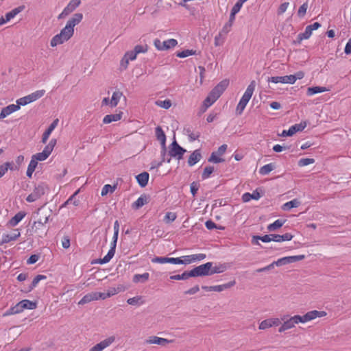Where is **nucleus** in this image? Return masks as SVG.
<instances>
[{"mask_svg": "<svg viewBox=\"0 0 351 351\" xmlns=\"http://www.w3.org/2000/svg\"><path fill=\"white\" fill-rule=\"evenodd\" d=\"M325 315H326V313L325 311H319L317 310L308 311L302 316L298 315H294L288 320L284 322L278 331L280 332H284L288 329L293 328L296 324L305 323L311 321L316 317H321Z\"/></svg>", "mask_w": 351, "mask_h": 351, "instance_id": "1", "label": "nucleus"}, {"mask_svg": "<svg viewBox=\"0 0 351 351\" xmlns=\"http://www.w3.org/2000/svg\"><path fill=\"white\" fill-rule=\"evenodd\" d=\"M83 19L82 13H75L66 23L65 27L60 31V34L66 40H69L74 34V27L79 24Z\"/></svg>", "mask_w": 351, "mask_h": 351, "instance_id": "2", "label": "nucleus"}, {"mask_svg": "<svg viewBox=\"0 0 351 351\" xmlns=\"http://www.w3.org/2000/svg\"><path fill=\"white\" fill-rule=\"evenodd\" d=\"M169 154L170 157L175 158L180 160L183 158L184 154L186 152V149L181 147L176 138H174L173 142L169 147Z\"/></svg>", "mask_w": 351, "mask_h": 351, "instance_id": "3", "label": "nucleus"}, {"mask_svg": "<svg viewBox=\"0 0 351 351\" xmlns=\"http://www.w3.org/2000/svg\"><path fill=\"white\" fill-rule=\"evenodd\" d=\"M212 269V262H207L192 269L191 273L192 277H201L210 276V271Z\"/></svg>", "mask_w": 351, "mask_h": 351, "instance_id": "4", "label": "nucleus"}, {"mask_svg": "<svg viewBox=\"0 0 351 351\" xmlns=\"http://www.w3.org/2000/svg\"><path fill=\"white\" fill-rule=\"evenodd\" d=\"M47 186L44 183H40L35 186L34 191L26 197L28 202H34L40 198L45 193Z\"/></svg>", "mask_w": 351, "mask_h": 351, "instance_id": "5", "label": "nucleus"}, {"mask_svg": "<svg viewBox=\"0 0 351 351\" xmlns=\"http://www.w3.org/2000/svg\"><path fill=\"white\" fill-rule=\"evenodd\" d=\"M228 84V80H222L211 90L208 95L212 98V99L216 101L227 88Z\"/></svg>", "mask_w": 351, "mask_h": 351, "instance_id": "6", "label": "nucleus"}, {"mask_svg": "<svg viewBox=\"0 0 351 351\" xmlns=\"http://www.w3.org/2000/svg\"><path fill=\"white\" fill-rule=\"evenodd\" d=\"M155 47L159 51H165L171 49L178 45V41L176 39L170 38L165 41L156 38L154 41Z\"/></svg>", "mask_w": 351, "mask_h": 351, "instance_id": "7", "label": "nucleus"}, {"mask_svg": "<svg viewBox=\"0 0 351 351\" xmlns=\"http://www.w3.org/2000/svg\"><path fill=\"white\" fill-rule=\"evenodd\" d=\"M49 217L45 218V221L38 220L34 222L32 230L34 232L37 233L38 237L43 238L47 235V231L45 230V223L48 222Z\"/></svg>", "mask_w": 351, "mask_h": 351, "instance_id": "8", "label": "nucleus"}, {"mask_svg": "<svg viewBox=\"0 0 351 351\" xmlns=\"http://www.w3.org/2000/svg\"><path fill=\"white\" fill-rule=\"evenodd\" d=\"M306 121H302L300 123H297L291 125L289 130H284L280 134L281 136H291L298 132H301L306 127Z\"/></svg>", "mask_w": 351, "mask_h": 351, "instance_id": "9", "label": "nucleus"}, {"mask_svg": "<svg viewBox=\"0 0 351 351\" xmlns=\"http://www.w3.org/2000/svg\"><path fill=\"white\" fill-rule=\"evenodd\" d=\"M81 3L80 0H71L58 15V19H61L73 12Z\"/></svg>", "mask_w": 351, "mask_h": 351, "instance_id": "10", "label": "nucleus"}, {"mask_svg": "<svg viewBox=\"0 0 351 351\" xmlns=\"http://www.w3.org/2000/svg\"><path fill=\"white\" fill-rule=\"evenodd\" d=\"M116 337L110 336L92 347L89 351H103L115 341Z\"/></svg>", "mask_w": 351, "mask_h": 351, "instance_id": "11", "label": "nucleus"}, {"mask_svg": "<svg viewBox=\"0 0 351 351\" xmlns=\"http://www.w3.org/2000/svg\"><path fill=\"white\" fill-rule=\"evenodd\" d=\"M304 255L285 256L275 261L276 266H282L304 259Z\"/></svg>", "mask_w": 351, "mask_h": 351, "instance_id": "12", "label": "nucleus"}, {"mask_svg": "<svg viewBox=\"0 0 351 351\" xmlns=\"http://www.w3.org/2000/svg\"><path fill=\"white\" fill-rule=\"evenodd\" d=\"M116 246H117V243H115V241H112V242L110 243V248L108 252L107 253V254L104 258H99V259L96 260L95 263H99L100 265H104V264L109 263L110 261L113 258V256L115 254Z\"/></svg>", "mask_w": 351, "mask_h": 351, "instance_id": "13", "label": "nucleus"}, {"mask_svg": "<svg viewBox=\"0 0 351 351\" xmlns=\"http://www.w3.org/2000/svg\"><path fill=\"white\" fill-rule=\"evenodd\" d=\"M255 87L256 82L254 80H252L247 87L239 102L247 105L253 95V93L255 90Z\"/></svg>", "mask_w": 351, "mask_h": 351, "instance_id": "14", "label": "nucleus"}, {"mask_svg": "<svg viewBox=\"0 0 351 351\" xmlns=\"http://www.w3.org/2000/svg\"><path fill=\"white\" fill-rule=\"evenodd\" d=\"M21 236L19 229H14L10 234H3L0 241V245L8 243L11 241H16Z\"/></svg>", "mask_w": 351, "mask_h": 351, "instance_id": "15", "label": "nucleus"}, {"mask_svg": "<svg viewBox=\"0 0 351 351\" xmlns=\"http://www.w3.org/2000/svg\"><path fill=\"white\" fill-rule=\"evenodd\" d=\"M268 82L273 83H282V84H293L291 75L285 76H273L269 77L267 79Z\"/></svg>", "mask_w": 351, "mask_h": 351, "instance_id": "16", "label": "nucleus"}, {"mask_svg": "<svg viewBox=\"0 0 351 351\" xmlns=\"http://www.w3.org/2000/svg\"><path fill=\"white\" fill-rule=\"evenodd\" d=\"M20 107L16 104H10L6 107L1 109L0 112V119H3L10 115V114L19 110Z\"/></svg>", "mask_w": 351, "mask_h": 351, "instance_id": "17", "label": "nucleus"}, {"mask_svg": "<svg viewBox=\"0 0 351 351\" xmlns=\"http://www.w3.org/2000/svg\"><path fill=\"white\" fill-rule=\"evenodd\" d=\"M59 122L58 119H56L53 121V122L49 125L48 128L45 131V132L43 134L41 143L43 144H45L51 134V132L53 131V130L57 127L58 123Z\"/></svg>", "mask_w": 351, "mask_h": 351, "instance_id": "18", "label": "nucleus"}, {"mask_svg": "<svg viewBox=\"0 0 351 351\" xmlns=\"http://www.w3.org/2000/svg\"><path fill=\"white\" fill-rule=\"evenodd\" d=\"M202 158L200 149H195L190 155L188 159V165L192 167L197 163Z\"/></svg>", "mask_w": 351, "mask_h": 351, "instance_id": "19", "label": "nucleus"}, {"mask_svg": "<svg viewBox=\"0 0 351 351\" xmlns=\"http://www.w3.org/2000/svg\"><path fill=\"white\" fill-rule=\"evenodd\" d=\"M270 236H271L272 241L275 242L291 241L294 237L292 234L289 232H287L282 235L276 234H270Z\"/></svg>", "mask_w": 351, "mask_h": 351, "instance_id": "20", "label": "nucleus"}, {"mask_svg": "<svg viewBox=\"0 0 351 351\" xmlns=\"http://www.w3.org/2000/svg\"><path fill=\"white\" fill-rule=\"evenodd\" d=\"M149 178V174L146 171L142 172L136 176V181L142 188L145 187L147 185Z\"/></svg>", "mask_w": 351, "mask_h": 351, "instance_id": "21", "label": "nucleus"}, {"mask_svg": "<svg viewBox=\"0 0 351 351\" xmlns=\"http://www.w3.org/2000/svg\"><path fill=\"white\" fill-rule=\"evenodd\" d=\"M149 197L146 195H141L135 202L132 204V208L134 210H138L145 204L148 203Z\"/></svg>", "mask_w": 351, "mask_h": 351, "instance_id": "22", "label": "nucleus"}, {"mask_svg": "<svg viewBox=\"0 0 351 351\" xmlns=\"http://www.w3.org/2000/svg\"><path fill=\"white\" fill-rule=\"evenodd\" d=\"M122 114V112L116 114H107L104 117L103 123L104 124H108L114 121H117L121 119Z\"/></svg>", "mask_w": 351, "mask_h": 351, "instance_id": "23", "label": "nucleus"}, {"mask_svg": "<svg viewBox=\"0 0 351 351\" xmlns=\"http://www.w3.org/2000/svg\"><path fill=\"white\" fill-rule=\"evenodd\" d=\"M260 198H261V195L257 189L254 191L252 193H245L242 195V201L243 202H247L250 201L251 199L258 200Z\"/></svg>", "mask_w": 351, "mask_h": 351, "instance_id": "24", "label": "nucleus"}, {"mask_svg": "<svg viewBox=\"0 0 351 351\" xmlns=\"http://www.w3.org/2000/svg\"><path fill=\"white\" fill-rule=\"evenodd\" d=\"M146 342L149 344H157V345H160V346H165L166 344L171 342V341H169L167 339H165V338H161V337L154 336V337H149V339H147L146 341Z\"/></svg>", "mask_w": 351, "mask_h": 351, "instance_id": "25", "label": "nucleus"}, {"mask_svg": "<svg viewBox=\"0 0 351 351\" xmlns=\"http://www.w3.org/2000/svg\"><path fill=\"white\" fill-rule=\"evenodd\" d=\"M25 9V5H20L17 8H14L11 11L7 12L4 17L5 18V21L8 22L11 19L14 18L19 13L21 12Z\"/></svg>", "mask_w": 351, "mask_h": 351, "instance_id": "26", "label": "nucleus"}, {"mask_svg": "<svg viewBox=\"0 0 351 351\" xmlns=\"http://www.w3.org/2000/svg\"><path fill=\"white\" fill-rule=\"evenodd\" d=\"M156 136L160 142L161 147L166 145V135L160 126H158L155 129Z\"/></svg>", "mask_w": 351, "mask_h": 351, "instance_id": "27", "label": "nucleus"}, {"mask_svg": "<svg viewBox=\"0 0 351 351\" xmlns=\"http://www.w3.org/2000/svg\"><path fill=\"white\" fill-rule=\"evenodd\" d=\"M261 241L264 243H268L272 241L271 236L270 234H265L263 236L254 235L252 237V243L255 245H260L258 241Z\"/></svg>", "mask_w": 351, "mask_h": 351, "instance_id": "28", "label": "nucleus"}, {"mask_svg": "<svg viewBox=\"0 0 351 351\" xmlns=\"http://www.w3.org/2000/svg\"><path fill=\"white\" fill-rule=\"evenodd\" d=\"M79 190L76 191L73 195H71L69 199L64 202L60 206V208L66 207L67 205L72 204L75 206H77L80 204V200L77 199L76 195L78 193Z\"/></svg>", "mask_w": 351, "mask_h": 351, "instance_id": "29", "label": "nucleus"}, {"mask_svg": "<svg viewBox=\"0 0 351 351\" xmlns=\"http://www.w3.org/2000/svg\"><path fill=\"white\" fill-rule=\"evenodd\" d=\"M328 89L324 86H312L308 87L307 89L306 95L312 96L313 95L328 91Z\"/></svg>", "mask_w": 351, "mask_h": 351, "instance_id": "30", "label": "nucleus"}, {"mask_svg": "<svg viewBox=\"0 0 351 351\" xmlns=\"http://www.w3.org/2000/svg\"><path fill=\"white\" fill-rule=\"evenodd\" d=\"M25 216V213L19 212L9 221L11 226H16Z\"/></svg>", "mask_w": 351, "mask_h": 351, "instance_id": "31", "label": "nucleus"}, {"mask_svg": "<svg viewBox=\"0 0 351 351\" xmlns=\"http://www.w3.org/2000/svg\"><path fill=\"white\" fill-rule=\"evenodd\" d=\"M227 269V267L225 264H219L213 265V263L212 262V269L210 271V276L215 274H220L225 271Z\"/></svg>", "mask_w": 351, "mask_h": 351, "instance_id": "32", "label": "nucleus"}, {"mask_svg": "<svg viewBox=\"0 0 351 351\" xmlns=\"http://www.w3.org/2000/svg\"><path fill=\"white\" fill-rule=\"evenodd\" d=\"M300 205V202L297 199H293L289 202H286L282 206L284 210H289L293 208H297Z\"/></svg>", "mask_w": 351, "mask_h": 351, "instance_id": "33", "label": "nucleus"}, {"mask_svg": "<svg viewBox=\"0 0 351 351\" xmlns=\"http://www.w3.org/2000/svg\"><path fill=\"white\" fill-rule=\"evenodd\" d=\"M97 300L96 295L95 292H92L85 295L78 302V304L83 305L89 303L92 301Z\"/></svg>", "mask_w": 351, "mask_h": 351, "instance_id": "34", "label": "nucleus"}, {"mask_svg": "<svg viewBox=\"0 0 351 351\" xmlns=\"http://www.w3.org/2000/svg\"><path fill=\"white\" fill-rule=\"evenodd\" d=\"M45 90H38L27 95L29 103L34 102L45 95Z\"/></svg>", "mask_w": 351, "mask_h": 351, "instance_id": "35", "label": "nucleus"}, {"mask_svg": "<svg viewBox=\"0 0 351 351\" xmlns=\"http://www.w3.org/2000/svg\"><path fill=\"white\" fill-rule=\"evenodd\" d=\"M23 311V309L22 305L21 304V302H19L15 306L9 308L5 313V315L18 314Z\"/></svg>", "mask_w": 351, "mask_h": 351, "instance_id": "36", "label": "nucleus"}, {"mask_svg": "<svg viewBox=\"0 0 351 351\" xmlns=\"http://www.w3.org/2000/svg\"><path fill=\"white\" fill-rule=\"evenodd\" d=\"M192 274L190 271H184L182 274H176L173 276H170L171 280H187L188 278L192 277Z\"/></svg>", "mask_w": 351, "mask_h": 351, "instance_id": "37", "label": "nucleus"}, {"mask_svg": "<svg viewBox=\"0 0 351 351\" xmlns=\"http://www.w3.org/2000/svg\"><path fill=\"white\" fill-rule=\"evenodd\" d=\"M285 221V219H277L267 226V230L269 232L275 231L277 229L281 228L284 225Z\"/></svg>", "mask_w": 351, "mask_h": 351, "instance_id": "38", "label": "nucleus"}, {"mask_svg": "<svg viewBox=\"0 0 351 351\" xmlns=\"http://www.w3.org/2000/svg\"><path fill=\"white\" fill-rule=\"evenodd\" d=\"M47 278V276L45 275L38 274L34 277L33 279L32 283L28 287L27 292L31 291L33 290L38 284V282L42 280H45Z\"/></svg>", "mask_w": 351, "mask_h": 351, "instance_id": "39", "label": "nucleus"}, {"mask_svg": "<svg viewBox=\"0 0 351 351\" xmlns=\"http://www.w3.org/2000/svg\"><path fill=\"white\" fill-rule=\"evenodd\" d=\"M66 41L67 40L65 39V38L61 36V34L59 33L51 38L50 41V45L51 47H53L57 46L58 45L62 44Z\"/></svg>", "mask_w": 351, "mask_h": 351, "instance_id": "40", "label": "nucleus"}, {"mask_svg": "<svg viewBox=\"0 0 351 351\" xmlns=\"http://www.w3.org/2000/svg\"><path fill=\"white\" fill-rule=\"evenodd\" d=\"M235 284H236V282L234 280L232 281H230V282L223 284V285L213 286V291L221 292L225 289H229V288L233 287Z\"/></svg>", "mask_w": 351, "mask_h": 351, "instance_id": "41", "label": "nucleus"}, {"mask_svg": "<svg viewBox=\"0 0 351 351\" xmlns=\"http://www.w3.org/2000/svg\"><path fill=\"white\" fill-rule=\"evenodd\" d=\"M149 274L147 272H145L143 274H135L133 276L132 281L134 283L145 282L149 279Z\"/></svg>", "mask_w": 351, "mask_h": 351, "instance_id": "42", "label": "nucleus"}, {"mask_svg": "<svg viewBox=\"0 0 351 351\" xmlns=\"http://www.w3.org/2000/svg\"><path fill=\"white\" fill-rule=\"evenodd\" d=\"M173 257H166V256H155L152 259V262L154 263H171L172 264Z\"/></svg>", "mask_w": 351, "mask_h": 351, "instance_id": "43", "label": "nucleus"}, {"mask_svg": "<svg viewBox=\"0 0 351 351\" xmlns=\"http://www.w3.org/2000/svg\"><path fill=\"white\" fill-rule=\"evenodd\" d=\"M122 96H123L122 92H121L119 90L114 91L112 95V98L110 100V106L112 107L117 106Z\"/></svg>", "mask_w": 351, "mask_h": 351, "instance_id": "44", "label": "nucleus"}, {"mask_svg": "<svg viewBox=\"0 0 351 351\" xmlns=\"http://www.w3.org/2000/svg\"><path fill=\"white\" fill-rule=\"evenodd\" d=\"M21 304L22 305L23 309H29L33 310L37 307V303L36 302H32L29 300H23L21 301Z\"/></svg>", "mask_w": 351, "mask_h": 351, "instance_id": "45", "label": "nucleus"}, {"mask_svg": "<svg viewBox=\"0 0 351 351\" xmlns=\"http://www.w3.org/2000/svg\"><path fill=\"white\" fill-rule=\"evenodd\" d=\"M275 168V165L274 163H269L267 164L259 169V173L261 175H267L271 171H273Z\"/></svg>", "mask_w": 351, "mask_h": 351, "instance_id": "46", "label": "nucleus"}, {"mask_svg": "<svg viewBox=\"0 0 351 351\" xmlns=\"http://www.w3.org/2000/svg\"><path fill=\"white\" fill-rule=\"evenodd\" d=\"M56 143H57V140L56 138L51 139L49 143H48V145H47L45 146V147L44 148L43 152H45V154L49 156L50 154H51L54 147L56 146Z\"/></svg>", "mask_w": 351, "mask_h": 351, "instance_id": "47", "label": "nucleus"}, {"mask_svg": "<svg viewBox=\"0 0 351 351\" xmlns=\"http://www.w3.org/2000/svg\"><path fill=\"white\" fill-rule=\"evenodd\" d=\"M234 20L235 16L232 18V15L230 14L228 21L223 25V28L221 29L222 33H224V35H227L230 31Z\"/></svg>", "mask_w": 351, "mask_h": 351, "instance_id": "48", "label": "nucleus"}, {"mask_svg": "<svg viewBox=\"0 0 351 351\" xmlns=\"http://www.w3.org/2000/svg\"><path fill=\"white\" fill-rule=\"evenodd\" d=\"M38 162L34 161V160L32 158L26 171V175L28 178H32V173L35 171V169L36 168Z\"/></svg>", "mask_w": 351, "mask_h": 351, "instance_id": "49", "label": "nucleus"}, {"mask_svg": "<svg viewBox=\"0 0 351 351\" xmlns=\"http://www.w3.org/2000/svg\"><path fill=\"white\" fill-rule=\"evenodd\" d=\"M224 33L221 30L219 33L215 37V45L216 47L221 45L224 43L225 36Z\"/></svg>", "mask_w": 351, "mask_h": 351, "instance_id": "50", "label": "nucleus"}, {"mask_svg": "<svg viewBox=\"0 0 351 351\" xmlns=\"http://www.w3.org/2000/svg\"><path fill=\"white\" fill-rule=\"evenodd\" d=\"M195 53H196V51L193 49H186V50H183L182 51L178 52L176 56L178 58H186L189 56L195 55Z\"/></svg>", "mask_w": 351, "mask_h": 351, "instance_id": "51", "label": "nucleus"}, {"mask_svg": "<svg viewBox=\"0 0 351 351\" xmlns=\"http://www.w3.org/2000/svg\"><path fill=\"white\" fill-rule=\"evenodd\" d=\"M117 186H111L110 184H106L101 189V196L106 195L109 192L113 193L116 189Z\"/></svg>", "mask_w": 351, "mask_h": 351, "instance_id": "52", "label": "nucleus"}, {"mask_svg": "<svg viewBox=\"0 0 351 351\" xmlns=\"http://www.w3.org/2000/svg\"><path fill=\"white\" fill-rule=\"evenodd\" d=\"M214 167L212 166L206 167L204 169V171L202 174V179L206 180L210 177V176L213 173Z\"/></svg>", "mask_w": 351, "mask_h": 351, "instance_id": "53", "label": "nucleus"}, {"mask_svg": "<svg viewBox=\"0 0 351 351\" xmlns=\"http://www.w3.org/2000/svg\"><path fill=\"white\" fill-rule=\"evenodd\" d=\"M156 104L165 109H169L171 106V101L170 99L158 100L156 101Z\"/></svg>", "mask_w": 351, "mask_h": 351, "instance_id": "54", "label": "nucleus"}, {"mask_svg": "<svg viewBox=\"0 0 351 351\" xmlns=\"http://www.w3.org/2000/svg\"><path fill=\"white\" fill-rule=\"evenodd\" d=\"M49 156H47L45 152H42L33 155L32 158L38 162V161L45 160Z\"/></svg>", "mask_w": 351, "mask_h": 351, "instance_id": "55", "label": "nucleus"}, {"mask_svg": "<svg viewBox=\"0 0 351 351\" xmlns=\"http://www.w3.org/2000/svg\"><path fill=\"white\" fill-rule=\"evenodd\" d=\"M185 131H186V134H188L189 141L191 142H193V141L198 139V138L200 136V133L199 132H197L196 133H193L191 131V130L189 128L185 129Z\"/></svg>", "mask_w": 351, "mask_h": 351, "instance_id": "56", "label": "nucleus"}, {"mask_svg": "<svg viewBox=\"0 0 351 351\" xmlns=\"http://www.w3.org/2000/svg\"><path fill=\"white\" fill-rule=\"evenodd\" d=\"M307 8H308V2L306 1L305 3H304L298 9V16L300 17V18H302L303 16H304V15L306 14V10H307Z\"/></svg>", "mask_w": 351, "mask_h": 351, "instance_id": "57", "label": "nucleus"}, {"mask_svg": "<svg viewBox=\"0 0 351 351\" xmlns=\"http://www.w3.org/2000/svg\"><path fill=\"white\" fill-rule=\"evenodd\" d=\"M243 4L240 3L239 1L236 2L231 10L230 15H232V18L235 16V15L240 11Z\"/></svg>", "mask_w": 351, "mask_h": 351, "instance_id": "58", "label": "nucleus"}, {"mask_svg": "<svg viewBox=\"0 0 351 351\" xmlns=\"http://www.w3.org/2000/svg\"><path fill=\"white\" fill-rule=\"evenodd\" d=\"M315 162V160L313 158H301L298 161V166L300 167H304L307 166L308 165L313 164Z\"/></svg>", "mask_w": 351, "mask_h": 351, "instance_id": "59", "label": "nucleus"}, {"mask_svg": "<svg viewBox=\"0 0 351 351\" xmlns=\"http://www.w3.org/2000/svg\"><path fill=\"white\" fill-rule=\"evenodd\" d=\"M167 147H166V145H165V147H161V152H160V156H161V161L165 162H167L168 163H169L171 162V157H169V158H167Z\"/></svg>", "mask_w": 351, "mask_h": 351, "instance_id": "60", "label": "nucleus"}, {"mask_svg": "<svg viewBox=\"0 0 351 351\" xmlns=\"http://www.w3.org/2000/svg\"><path fill=\"white\" fill-rule=\"evenodd\" d=\"M208 162H213V163H219V162H222L224 161V160L221 158H219L218 156H217L216 155V152H213L210 155V156L209 157L208 160Z\"/></svg>", "mask_w": 351, "mask_h": 351, "instance_id": "61", "label": "nucleus"}, {"mask_svg": "<svg viewBox=\"0 0 351 351\" xmlns=\"http://www.w3.org/2000/svg\"><path fill=\"white\" fill-rule=\"evenodd\" d=\"M311 34H312V32L310 29V27H308L307 25L305 28L304 32L300 34V40L308 39L311 37Z\"/></svg>", "mask_w": 351, "mask_h": 351, "instance_id": "62", "label": "nucleus"}, {"mask_svg": "<svg viewBox=\"0 0 351 351\" xmlns=\"http://www.w3.org/2000/svg\"><path fill=\"white\" fill-rule=\"evenodd\" d=\"M215 101L212 99V98L208 95L206 98L204 100L203 106L204 107V110H206L208 108L212 106Z\"/></svg>", "mask_w": 351, "mask_h": 351, "instance_id": "63", "label": "nucleus"}, {"mask_svg": "<svg viewBox=\"0 0 351 351\" xmlns=\"http://www.w3.org/2000/svg\"><path fill=\"white\" fill-rule=\"evenodd\" d=\"M148 47L147 45H136L134 48V51L136 53L138 54L141 53H145L147 51Z\"/></svg>", "mask_w": 351, "mask_h": 351, "instance_id": "64", "label": "nucleus"}]
</instances>
